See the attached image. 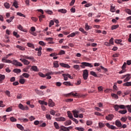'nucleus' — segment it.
Returning <instances> with one entry per match:
<instances>
[{"instance_id":"obj_62","label":"nucleus","mask_w":131,"mask_h":131,"mask_svg":"<svg viewBox=\"0 0 131 131\" xmlns=\"http://www.w3.org/2000/svg\"><path fill=\"white\" fill-rule=\"evenodd\" d=\"M53 25H54V20H51L49 24V27H52V26H53Z\"/></svg>"},{"instance_id":"obj_58","label":"nucleus","mask_w":131,"mask_h":131,"mask_svg":"<svg viewBox=\"0 0 131 131\" xmlns=\"http://www.w3.org/2000/svg\"><path fill=\"white\" fill-rule=\"evenodd\" d=\"M114 39L113 37H112L110 39V42L109 43H110V45H114V41H113Z\"/></svg>"},{"instance_id":"obj_60","label":"nucleus","mask_w":131,"mask_h":131,"mask_svg":"<svg viewBox=\"0 0 131 131\" xmlns=\"http://www.w3.org/2000/svg\"><path fill=\"white\" fill-rule=\"evenodd\" d=\"M98 125L100 128H102V127H104V124H103V123L102 122H99L98 123Z\"/></svg>"},{"instance_id":"obj_48","label":"nucleus","mask_w":131,"mask_h":131,"mask_svg":"<svg viewBox=\"0 0 131 131\" xmlns=\"http://www.w3.org/2000/svg\"><path fill=\"white\" fill-rule=\"evenodd\" d=\"M13 35H14V36L17 37V38H19V37H20V35H19L18 34V33L16 32H15V31L13 32Z\"/></svg>"},{"instance_id":"obj_45","label":"nucleus","mask_w":131,"mask_h":131,"mask_svg":"<svg viewBox=\"0 0 131 131\" xmlns=\"http://www.w3.org/2000/svg\"><path fill=\"white\" fill-rule=\"evenodd\" d=\"M110 11L112 13H114V12H115V7H113V6H111Z\"/></svg>"},{"instance_id":"obj_61","label":"nucleus","mask_w":131,"mask_h":131,"mask_svg":"<svg viewBox=\"0 0 131 131\" xmlns=\"http://www.w3.org/2000/svg\"><path fill=\"white\" fill-rule=\"evenodd\" d=\"M45 12H46L47 14H49V15H52V14H53V12L51 10H45Z\"/></svg>"},{"instance_id":"obj_21","label":"nucleus","mask_w":131,"mask_h":131,"mask_svg":"<svg viewBox=\"0 0 131 131\" xmlns=\"http://www.w3.org/2000/svg\"><path fill=\"white\" fill-rule=\"evenodd\" d=\"M73 113L74 117L77 118L78 117V111H73Z\"/></svg>"},{"instance_id":"obj_42","label":"nucleus","mask_w":131,"mask_h":131,"mask_svg":"<svg viewBox=\"0 0 131 131\" xmlns=\"http://www.w3.org/2000/svg\"><path fill=\"white\" fill-rule=\"evenodd\" d=\"M38 43L39 45H40V46H42V47H45L46 45V43H45V42H43V41H39Z\"/></svg>"},{"instance_id":"obj_31","label":"nucleus","mask_w":131,"mask_h":131,"mask_svg":"<svg viewBox=\"0 0 131 131\" xmlns=\"http://www.w3.org/2000/svg\"><path fill=\"white\" fill-rule=\"evenodd\" d=\"M14 18H15V16H12L10 17V19H7L6 21H7L8 23H11V22L14 19Z\"/></svg>"},{"instance_id":"obj_8","label":"nucleus","mask_w":131,"mask_h":131,"mask_svg":"<svg viewBox=\"0 0 131 131\" xmlns=\"http://www.w3.org/2000/svg\"><path fill=\"white\" fill-rule=\"evenodd\" d=\"M105 125L108 127V128H111V129H117V127L112 125H110L109 123H107L105 124Z\"/></svg>"},{"instance_id":"obj_1","label":"nucleus","mask_w":131,"mask_h":131,"mask_svg":"<svg viewBox=\"0 0 131 131\" xmlns=\"http://www.w3.org/2000/svg\"><path fill=\"white\" fill-rule=\"evenodd\" d=\"M2 61L4 62V63H11L13 65H15V66H19V67H22V66H23V64L21 62L16 60H13V61H12L11 60L6 59L3 58H2Z\"/></svg>"},{"instance_id":"obj_39","label":"nucleus","mask_w":131,"mask_h":131,"mask_svg":"<svg viewBox=\"0 0 131 131\" xmlns=\"http://www.w3.org/2000/svg\"><path fill=\"white\" fill-rule=\"evenodd\" d=\"M22 75L23 76H24V77H25L26 78H28L29 76H30V75L26 73H23Z\"/></svg>"},{"instance_id":"obj_4","label":"nucleus","mask_w":131,"mask_h":131,"mask_svg":"<svg viewBox=\"0 0 131 131\" xmlns=\"http://www.w3.org/2000/svg\"><path fill=\"white\" fill-rule=\"evenodd\" d=\"M62 72H63V71L55 72L53 73V72H49L46 73V76H49V75H54V74H55V75H60L62 73Z\"/></svg>"},{"instance_id":"obj_57","label":"nucleus","mask_w":131,"mask_h":131,"mask_svg":"<svg viewBox=\"0 0 131 131\" xmlns=\"http://www.w3.org/2000/svg\"><path fill=\"white\" fill-rule=\"evenodd\" d=\"M125 12L127 13V14H128L129 15H131V10L128 9H125Z\"/></svg>"},{"instance_id":"obj_14","label":"nucleus","mask_w":131,"mask_h":131,"mask_svg":"<svg viewBox=\"0 0 131 131\" xmlns=\"http://www.w3.org/2000/svg\"><path fill=\"white\" fill-rule=\"evenodd\" d=\"M115 124L116 126H117V127H119V128H120V127L121 126L122 124H121V122H120V121L116 120L115 121Z\"/></svg>"},{"instance_id":"obj_23","label":"nucleus","mask_w":131,"mask_h":131,"mask_svg":"<svg viewBox=\"0 0 131 131\" xmlns=\"http://www.w3.org/2000/svg\"><path fill=\"white\" fill-rule=\"evenodd\" d=\"M16 48L20 51H25V48L21 46L17 45Z\"/></svg>"},{"instance_id":"obj_19","label":"nucleus","mask_w":131,"mask_h":131,"mask_svg":"<svg viewBox=\"0 0 131 131\" xmlns=\"http://www.w3.org/2000/svg\"><path fill=\"white\" fill-rule=\"evenodd\" d=\"M71 123H72L71 122V120H69L64 123L65 126H68V125H71Z\"/></svg>"},{"instance_id":"obj_16","label":"nucleus","mask_w":131,"mask_h":131,"mask_svg":"<svg viewBox=\"0 0 131 131\" xmlns=\"http://www.w3.org/2000/svg\"><path fill=\"white\" fill-rule=\"evenodd\" d=\"M17 28L19 30H21V31H23L24 32H27V30H24L23 28V27H22V26L21 25H18L17 26Z\"/></svg>"},{"instance_id":"obj_50","label":"nucleus","mask_w":131,"mask_h":131,"mask_svg":"<svg viewBox=\"0 0 131 131\" xmlns=\"http://www.w3.org/2000/svg\"><path fill=\"white\" fill-rule=\"evenodd\" d=\"M18 108H19V109H21V110H24V106L20 103L19 105H18Z\"/></svg>"},{"instance_id":"obj_22","label":"nucleus","mask_w":131,"mask_h":131,"mask_svg":"<svg viewBox=\"0 0 131 131\" xmlns=\"http://www.w3.org/2000/svg\"><path fill=\"white\" fill-rule=\"evenodd\" d=\"M16 126H17V128H19V129H20V130H24V127H23V126H22V125H21L20 124H17L16 125Z\"/></svg>"},{"instance_id":"obj_43","label":"nucleus","mask_w":131,"mask_h":131,"mask_svg":"<svg viewBox=\"0 0 131 131\" xmlns=\"http://www.w3.org/2000/svg\"><path fill=\"white\" fill-rule=\"evenodd\" d=\"M86 124H87V125H92V124H93V121H92L91 120H88L86 122Z\"/></svg>"},{"instance_id":"obj_11","label":"nucleus","mask_w":131,"mask_h":131,"mask_svg":"<svg viewBox=\"0 0 131 131\" xmlns=\"http://www.w3.org/2000/svg\"><path fill=\"white\" fill-rule=\"evenodd\" d=\"M130 78H131V75L129 74H126V78L124 80V82H126V81H128V80H129V79H130Z\"/></svg>"},{"instance_id":"obj_63","label":"nucleus","mask_w":131,"mask_h":131,"mask_svg":"<svg viewBox=\"0 0 131 131\" xmlns=\"http://www.w3.org/2000/svg\"><path fill=\"white\" fill-rule=\"evenodd\" d=\"M62 85V83L60 82H56V86H61Z\"/></svg>"},{"instance_id":"obj_20","label":"nucleus","mask_w":131,"mask_h":131,"mask_svg":"<svg viewBox=\"0 0 131 131\" xmlns=\"http://www.w3.org/2000/svg\"><path fill=\"white\" fill-rule=\"evenodd\" d=\"M12 7H14L16 9H18V8H19V6H18V2H17V1H14L13 3Z\"/></svg>"},{"instance_id":"obj_30","label":"nucleus","mask_w":131,"mask_h":131,"mask_svg":"<svg viewBox=\"0 0 131 131\" xmlns=\"http://www.w3.org/2000/svg\"><path fill=\"white\" fill-rule=\"evenodd\" d=\"M63 84H64V85H70L71 86L73 85V84H71L70 81L63 82Z\"/></svg>"},{"instance_id":"obj_27","label":"nucleus","mask_w":131,"mask_h":131,"mask_svg":"<svg viewBox=\"0 0 131 131\" xmlns=\"http://www.w3.org/2000/svg\"><path fill=\"white\" fill-rule=\"evenodd\" d=\"M6 78L5 75L0 74V82H2Z\"/></svg>"},{"instance_id":"obj_12","label":"nucleus","mask_w":131,"mask_h":131,"mask_svg":"<svg viewBox=\"0 0 131 131\" xmlns=\"http://www.w3.org/2000/svg\"><path fill=\"white\" fill-rule=\"evenodd\" d=\"M48 105L49 107H54V106H55V103L53 102L52 99H49Z\"/></svg>"},{"instance_id":"obj_34","label":"nucleus","mask_w":131,"mask_h":131,"mask_svg":"<svg viewBox=\"0 0 131 131\" xmlns=\"http://www.w3.org/2000/svg\"><path fill=\"white\" fill-rule=\"evenodd\" d=\"M20 121H22L23 122H28L29 120L28 119L26 118H22V119H18Z\"/></svg>"},{"instance_id":"obj_26","label":"nucleus","mask_w":131,"mask_h":131,"mask_svg":"<svg viewBox=\"0 0 131 131\" xmlns=\"http://www.w3.org/2000/svg\"><path fill=\"white\" fill-rule=\"evenodd\" d=\"M113 107L115 111H118V110H119L120 109L119 105H118V104H114Z\"/></svg>"},{"instance_id":"obj_6","label":"nucleus","mask_w":131,"mask_h":131,"mask_svg":"<svg viewBox=\"0 0 131 131\" xmlns=\"http://www.w3.org/2000/svg\"><path fill=\"white\" fill-rule=\"evenodd\" d=\"M19 60L21 62L24 63V65H29V64H30V62L25 58H20Z\"/></svg>"},{"instance_id":"obj_53","label":"nucleus","mask_w":131,"mask_h":131,"mask_svg":"<svg viewBox=\"0 0 131 131\" xmlns=\"http://www.w3.org/2000/svg\"><path fill=\"white\" fill-rule=\"evenodd\" d=\"M10 119L12 122H15V121H17V119L13 117H11Z\"/></svg>"},{"instance_id":"obj_15","label":"nucleus","mask_w":131,"mask_h":131,"mask_svg":"<svg viewBox=\"0 0 131 131\" xmlns=\"http://www.w3.org/2000/svg\"><path fill=\"white\" fill-rule=\"evenodd\" d=\"M31 69L33 70V71H35V72H38L39 71L38 68H37V66H32Z\"/></svg>"},{"instance_id":"obj_24","label":"nucleus","mask_w":131,"mask_h":131,"mask_svg":"<svg viewBox=\"0 0 131 131\" xmlns=\"http://www.w3.org/2000/svg\"><path fill=\"white\" fill-rule=\"evenodd\" d=\"M73 68H74L75 69H76V70H80V67L78 64H75L73 66Z\"/></svg>"},{"instance_id":"obj_64","label":"nucleus","mask_w":131,"mask_h":131,"mask_svg":"<svg viewBox=\"0 0 131 131\" xmlns=\"http://www.w3.org/2000/svg\"><path fill=\"white\" fill-rule=\"evenodd\" d=\"M12 107H9L8 108H7V109L6 110V112H11V111H12Z\"/></svg>"},{"instance_id":"obj_29","label":"nucleus","mask_w":131,"mask_h":131,"mask_svg":"<svg viewBox=\"0 0 131 131\" xmlns=\"http://www.w3.org/2000/svg\"><path fill=\"white\" fill-rule=\"evenodd\" d=\"M13 72H14V73H17L18 74V73H20L21 69H15L13 70Z\"/></svg>"},{"instance_id":"obj_10","label":"nucleus","mask_w":131,"mask_h":131,"mask_svg":"<svg viewBox=\"0 0 131 131\" xmlns=\"http://www.w3.org/2000/svg\"><path fill=\"white\" fill-rule=\"evenodd\" d=\"M59 65L61 66V67H64V68H70V66H69L68 64L64 63H60Z\"/></svg>"},{"instance_id":"obj_33","label":"nucleus","mask_w":131,"mask_h":131,"mask_svg":"<svg viewBox=\"0 0 131 131\" xmlns=\"http://www.w3.org/2000/svg\"><path fill=\"white\" fill-rule=\"evenodd\" d=\"M75 129L78 131H84V128L83 127H76Z\"/></svg>"},{"instance_id":"obj_35","label":"nucleus","mask_w":131,"mask_h":131,"mask_svg":"<svg viewBox=\"0 0 131 131\" xmlns=\"http://www.w3.org/2000/svg\"><path fill=\"white\" fill-rule=\"evenodd\" d=\"M68 95H69V96H71V95H72V96H73V97H77V96H78V94L77 93H75V94H74L73 93V92L69 93Z\"/></svg>"},{"instance_id":"obj_54","label":"nucleus","mask_w":131,"mask_h":131,"mask_svg":"<svg viewBox=\"0 0 131 131\" xmlns=\"http://www.w3.org/2000/svg\"><path fill=\"white\" fill-rule=\"evenodd\" d=\"M112 97L116 99H118V95L115 94H112Z\"/></svg>"},{"instance_id":"obj_3","label":"nucleus","mask_w":131,"mask_h":131,"mask_svg":"<svg viewBox=\"0 0 131 131\" xmlns=\"http://www.w3.org/2000/svg\"><path fill=\"white\" fill-rule=\"evenodd\" d=\"M82 76L84 80H86V79H88V77H89V71H88V70H84L83 71Z\"/></svg>"},{"instance_id":"obj_28","label":"nucleus","mask_w":131,"mask_h":131,"mask_svg":"<svg viewBox=\"0 0 131 131\" xmlns=\"http://www.w3.org/2000/svg\"><path fill=\"white\" fill-rule=\"evenodd\" d=\"M54 127H55V128L56 129H60V126H59V124H58V123L57 122H55L54 123Z\"/></svg>"},{"instance_id":"obj_47","label":"nucleus","mask_w":131,"mask_h":131,"mask_svg":"<svg viewBox=\"0 0 131 131\" xmlns=\"http://www.w3.org/2000/svg\"><path fill=\"white\" fill-rule=\"evenodd\" d=\"M119 113H120L121 114H125L126 113H127V111L126 110L119 111Z\"/></svg>"},{"instance_id":"obj_55","label":"nucleus","mask_w":131,"mask_h":131,"mask_svg":"<svg viewBox=\"0 0 131 131\" xmlns=\"http://www.w3.org/2000/svg\"><path fill=\"white\" fill-rule=\"evenodd\" d=\"M118 28V25H114L112 26V30H114V29H117Z\"/></svg>"},{"instance_id":"obj_40","label":"nucleus","mask_w":131,"mask_h":131,"mask_svg":"<svg viewBox=\"0 0 131 131\" xmlns=\"http://www.w3.org/2000/svg\"><path fill=\"white\" fill-rule=\"evenodd\" d=\"M45 17H46V16L45 15H41L39 16V19L40 22H41V21H42V19H43V18H45Z\"/></svg>"},{"instance_id":"obj_25","label":"nucleus","mask_w":131,"mask_h":131,"mask_svg":"<svg viewBox=\"0 0 131 131\" xmlns=\"http://www.w3.org/2000/svg\"><path fill=\"white\" fill-rule=\"evenodd\" d=\"M38 103L41 105H45L46 106L48 105V103L47 102L42 100H39Z\"/></svg>"},{"instance_id":"obj_2","label":"nucleus","mask_w":131,"mask_h":131,"mask_svg":"<svg viewBox=\"0 0 131 131\" xmlns=\"http://www.w3.org/2000/svg\"><path fill=\"white\" fill-rule=\"evenodd\" d=\"M81 65H80V67L82 69L85 68V67H90V68H93L94 67V66H93V63H90L86 62H81Z\"/></svg>"},{"instance_id":"obj_46","label":"nucleus","mask_w":131,"mask_h":131,"mask_svg":"<svg viewBox=\"0 0 131 131\" xmlns=\"http://www.w3.org/2000/svg\"><path fill=\"white\" fill-rule=\"evenodd\" d=\"M4 6L6 9H9L10 8V4L8 3H4Z\"/></svg>"},{"instance_id":"obj_32","label":"nucleus","mask_w":131,"mask_h":131,"mask_svg":"<svg viewBox=\"0 0 131 131\" xmlns=\"http://www.w3.org/2000/svg\"><path fill=\"white\" fill-rule=\"evenodd\" d=\"M68 117H69V118L70 119H73V116L72 115V114L70 112H68Z\"/></svg>"},{"instance_id":"obj_18","label":"nucleus","mask_w":131,"mask_h":131,"mask_svg":"<svg viewBox=\"0 0 131 131\" xmlns=\"http://www.w3.org/2000/svg\"><path fill=\"white\" fill-rule=\"evenodd\" d=\"M65 120H66V118H65L63 117H61L56 118L57 121H65Z\"/></svg>"},{"instance_id":"obj_44","label":"nucleus","mask_w":131,"mask_h":131,"mask_svg":"<svg viewBox=\"0 0 131 131\" xmlns=\"http://www.w3.org/2000/svg\"><path fill=\"white\" fill-rule=\"evenodd\" d=\"M125 86H131V82H127L123 84Z\"/></svg>"},{"instance_id":"obj_56","label":"nucleus","mask_w":131,"mask_h":131,"mask_svg":"<svg viewBox=\"0 0 131 131\" xmlns=\"http://www.w3.org/2000/svg\"><path fill=\"white\" fill-rule=\"evenodd\" d=\"M62 76L64 78V80H68V78L67 77L66 74H63Z\"/></svg>"},{"instance_id":"obj_9","label":"nucleus","mask_w":131,"mask_h":131,"mask_svg":"<svg viewBox=\"0 0 131 131\" xmlns=\"http://www.w3.org/2000/svg\"><path fill=\"white\" fill-rule=\"evenodd\" d=\"M42 50V48L41 47H39V48H36L35 49V51H36L38 52L37 56H41V50Z\"/></svg>"},{"instance_id":"obj_36","label":"nucleus","mask_w":131,"mask_h":131,"mask_svg":"<svg viewBox=\"0 0 131 131\" xmlns=\"http://www.w3.org/2000/svg\"><path fill=\"white\" fill-rule=\"evenodd\" d=\"M53 65L54 67H55V68H58V67H59V63H58L57 61H54L53 63Z\"/></svg>"},{"instance_id":"obj_17","label":"nucleus","mask_w":131,"mask_h":131,"mask_svg":"<svg viewBox=\"0 0 131 131\" xmlns=\"http://www.w3.org/2000/svg\"><path fill=\"white\" fill-rule=\"evenodd\" d=\"M59 13H61L62 14H66L67 13V10L66 9H61L58 10Z\"/></svg>"},{"instance_id":"obj_13","label":"nucleus","mask_w":131,"mask_h":131,"mask_svg":"<svg viewBox=\"0 0 131 131\" xmlns=\"http://www.w3.org/2000/svg\"><path fill=\"white\" fill-rule=\"evenodd\" d=\"M113 117H114L113 115H108V116L105 117V119H106V120H112L113 119Z\"/></svg>"},{"instance_id":"obj_37","label":"nucleus","mask_w":131,"mask_h":131,"mask_svg":"<svg viewBox=\"0 0 131 131\" xmlns=\"http://www.w3.org/2000/svg\"><path fill=\"white\" fill-rule=\"evenodd\" d=\"M90 74L93 76H94V77H98V75H97V74H96V72L94 71H91Z\"/></svg>"},{"instance_id":"obj_51","label":"nucleus","mask_w":131,"mask_h":131,"mask_svg":"<svg viewBox=\"0 0 131 131\" xmlns=\"http://www.w3.org/2000/svg\"><path fill=\"white\" fill-rule=\"evenodd\" d=\"M122 41V40L121 39H116L115 41V42L116 43H117V45H119V43H120V42H121Z\"/></svg>"},{"instance_id":"obj_38","label":"nucleus","mask_w":131,"mask_h":131,"mask_svg":"<svg viewBox=\"0 0 131 131\" xmlns=\"http://www.w3.org/2000/svg\"><path fill=\"white\" fill-rule=\"evenodd\" d=\"M85 30H90V29H92V27L89 26L88 24H85Z\"/></svg>"},{"instance_id":"obj_5","label":"nucleus","mask_w":131,"mask_h":131,"mask_svg":"<svg viewBox=\"0 0 131 131\" xmlns=\"http://www.w3.org/2000/svg\"><path fill=\"white\" fill-rule=\"evenodd\" d=\"M20 58H24V59H28L29 60H34V57H33V56H28L27 55H21L20 56Z\"/></svg>"},{"instance_id":"obj_59","label":"nucleus","mask_w":131,"mask_h":131,"mask_svg":"<svg viewBox=\"0 0 131 131\" xmlns=\"http://www.w3.org/2000/svg\"><path fill=\"white\" fill-rule=\"evenodd\" d=\"M46 118H47V119H48V120H51V119H52V118H51V115L47 114Z\"/></svg>"},{"instance_id":"obj_52","label":"nucleus","mask_w":131,"mask_h":131,"mask_svg":"<svg viewBox=\"0 0 131 131\" xmlns=\"http://www.w3.org/2000/svg\"><path fill=\"white\" fill-rule=\"evenodd\" d=\"M16 15H17V16H19L20 17H25V15L24 14H22L21 12H17L16 13Z\"/></svg>"},{"instance_id":"obj_7","label":"nucleus","mask_w":131,"mask_h":131,"mask_svg":"<svg viewBox=\"0 0 131 131\" xmlns=\"http://www.w3.org/2000/svg\"><path fill=\"white\" fill-rule=\"evenodd\" d=\"M101 69H102V70H104V72H107V71H108V70H107V69L104 68L102 66H100V68H97L96 69L97 71H98L99 72H102V70H101Z\"/></svg>"},{"instance_id":"obj_41","label":"nucleus","mask_w":131,"mask_h":131,"mask_svg":"<svg viewBox=\"0 0 131 131\" xmlns=\"http://www.w3.org/2000/svg\"><path fill=\"white\" fill-rule=\"evenodd\" d=\"M27 46L28 47H29V48H32V49H34V45L31 43H28Z\"/></svg>"},{"instance_id":"obj_49","label":"nucleus","mask_w":131,"mask_h":131,"mask_svg":"<svg viewBox=\"0 0 131 131\" xmlns=\"http://www.w3.org/2000/svg\"><path fill=\"white\" fill-rule=\"evenodd\" d=\"M19 81L21 84H24V83H25L26 80L24 79H20Z\"/></svg>"}]
</instances>
